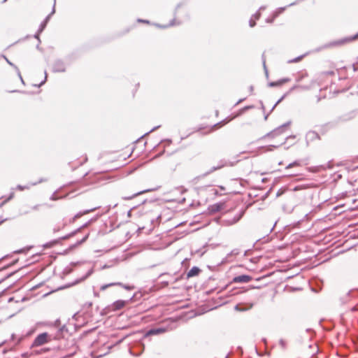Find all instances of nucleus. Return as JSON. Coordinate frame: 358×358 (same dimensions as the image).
<instances>
[{
	"label": "nucleus",
	"mask_w": 358,
	"mask_h": 358,
	"mask_svg": "<svg viewBox=\"0 0 358 358\" xmlns=\"http://www.w3.org/2000/svg\"><path fill=\"white\" fill-rule=\"evenodd\" d=\"M245 211L241 210L233 217H225L222 220V224L225 226H231L237 223L244 215Z\"/></svg>",
	"instance_id": "nucleus-4"
},
{
	"label": "nucleus",
	"mask_w": 358,
	"mask_h": 358,
	"mask_svg": "<svg viewBox=\"0 0 358 358\" xmlns=\"http://www.w3.org/2000/svg\"><path fill=\"white\" fill-rule=\"evenodd\" d=\"M302 58H303V56L299 57L293 59V62H299Z\"/></svg>",
	"instance_id": "nucleus-27"
},
{
	"label": "nucleus",
	"mask_w": 358,
	"mask_h": 358,
	"mask_svg": "<svg viewBox=\"0 0 358 358\" xmlns=\"http://www.w3.org/2000/svg\"><path fill=\"white\" fill-rule=\"evenodd\" d=\"M138 21H139V22H143L148 23V21H145V20H139Z\"/></svg>",
	"instance_id": "nucleus-33"
},
{
	"label": "nucleus",
	"mask_w": 358,
	"mask_h": 358,
	"mask_svg": "<svg viewBox=\"0 0 358 358\" xmlns=\"http://www.w3.org/2000/svg\"><path fill=\"white\" fill-rule=\"evenodd\" d=\"M358 39V33L352 36L345 37L341 39L335 40L329 42L325 46L326 48H334L344 45Z\"/></svg>",
	"instance_id": "nucleus-1"
},
{
	"label": "nucleus",
	"mask_w": 358,
	"mask_h": 358,
	"mask_svg": "<svg viewBox=\"0 0 358 358\" xmlns=\"http://www.w3.org/2000/svg\"><path fill=\"white\" fill-rule=\"evenodd\" d=\"M158 189H159V187H155V188H150V189H144V190L136 192V193L133 194L131 196L124 197V199L129 200V199H133V198H134V197H136V196H137L138 195H141L142 194L147 193V192H153V191H156Z\"/></svg>",
	"instance_id": "nucleus-12"
},
{
	"label": "nucleus",
	"mask_w": 358,
	"mask_h": 358,
	"mask_svg": "<svg viewBox=\"0 0 358 358\" xmlns=\"http://www.w3.org/2000/svg\"><path fill=\"white\" fill-rule=\"evenodd\" d=\"M165 331V329L164 328H155V329H151L150 330H149L145 336H150V335H157V334H162L163 332Z\"/></svg>",
	"instance_id": "nucleus-14"
},
{
	"label": "nucleus",
	"mask_w": 358,
	"mask_h": 358,
	"mask_svg": "<svg viewBox=\"0 0 358 358\" xmlns=\"http://www.w3.org/2000/svg\"><path fill=\"white\" fill-rule=\"evenodd\" d=\"M301 166V162L299 160H296V161H294V162L292 163H290L287 166H286V169H290V168H292L294 166Z\"/></svg>",
	"instance_id": "nucleus-19"
},
{
	"label": "nucleus",
	"mask_w": 358,
	"mask_h": 358,
	"mask_svg": "<svg viewBox=\"0 0 358 358\" xmlns=\"http://www.w3.org/2000/svg\"><path fill=\"white\" fill-rule=\"evenodd\" d=\"M279 345H280V347L282 348V349H285L286 348V342L285 340L283 339H280L279 341Z\"/></svg>",
	"instance_id": "nucleus-22"
},
{
	"label": "nucleus",
	"mask_w": 358,
	"mask_h": 358,
	"mask_svg": "<svg viewBox=\"0 0 358 358\" xmlns=\"http://www.w3.org/2000/svg\"><path fill=\"white\" fill-rule=\"evenodd\" d=\"M236 116H233L231 117H226L224 118L223 120L220 121V122H216V123H213L212 124L210 125V127H206L204 129L207 130L206 131L203 132V134H208L210 132H211L212 131H213L214 129H218V128H220L222 127V126L225 125L227 123H228L229 121H231V120H233Z\"/></svg>",
	"instance_id": "nucleus-5"
},
{
	"label": "nucleus",
	"mask_w": 358,
	"mask_h": 358,
	"mask_svg": "<svg viewBox=\"0 0 358 358\" xmlns=\"http://www.w3.org/2000/svg\"><path fill=\"white\" fill-rule=\"evenodd\" d=\"M292 122L287 121V122L282 124V125L279 126L278 127L275 128L271 132L268 133L265 137H272L274 138L278 135L282 134L285 133L291 125Z\"/></svg>",
	"instance_id": "nucleus-3"
},
{
	"label": "nucleus",
	"mask_w": 358,
	"mask_h": 358,
	"mask_svg": "<svg viewBox=\"0 0 358 358\" xmlns=\"http://www.w3.org/2000/svg\"><path fill=\"white\" fill-rule=\"evenodd\" d=\"M324 75L334 76V71L324 72Z\"/></svg>",
	"instance_id": "nucleus-28"
},
{
	"label": "nucleus",
	"mask_w": 358,
	"mask_h": 358,
	"mask_svg": "<svg viewBox=\"0 0 358 358\" xmlns=\"http://www.w3.org/2000/svg\"><path fill=\"white\" fill-rule=\"evenodd\" d=\"M59 242V240H54V241H52L49 243H47L44 245V247L45 248H52L53 247L54 245H55L56 244H57Z\"/></svg>",
	"instance_id": "nucleus-18"
},
{
	"label": "nucleus",
	"mask_w": 358,
	"mask_h": 358,
	"mask_svg": "<svg viewBox=\"0 0 358 358\" xmlns=\"http://www.w3.org/2000/svg\"><path fill=\"white\" fill-rule=\"evenodd\" d=\"M252 278L249 275H240L233 278V282L234 283H246L251 281Z\"/></svg>",
	"instance_id": "nucleus-8"
},
{
	"label": "nucleus",
	"mask_w": 358,
	"mask_h": 358,
	"mask_svg": "<svg viewBox=\"0 0 358 358\" xmlns=\"http://www.w3.org/2000/svg\"><path fill=\"white\" fill-rule=\"evenodd\" d=\"M88 238V234L87 235H85L79 242L78 243H83V242H85L87 238Z\"/></svg>",
	"instance_id": "nucleus-25"
},
{
	"label": "nucleus",
	"mask_w": 358,
	"mask_h": 358,
	"mask_svg": "<svg viewBox=\"0 0 358 358\" xmlns=\"http://www.w3.org/2000/svg\"><path fill=\"white\" fill-rule=\"evenodd\" d=\"M268 114H267V115L265 116V117H264V119H265V120H267V118H268Z\"/></svg>",
	"instance_id": "nucleus-35"
},
{
	"label": "nucleus",
	"mask_w": 358,
	"mask_h": 358,
	"mask_svg": "<svg viewBox=\"0 0 358 358\" xmlns=\"http://www.w3.org/2000/svg\"><path fill=\"white\" fill-rule=\"evenodd\" d=\"M96 208H92V209H90V210H85L83 212H79L76 215H74V217H73L72 219V221L74 222L76 220L80 218L81 216H83V215H85L87 213H89L90 212H92L94 211V210H96Z\"/></svg>",
	"instance_id": "nucleus-16"
},
{
	"label": "nucleus",
	"mask_w": 358,
	"mask_h": 358,
	"mask_svg": "<svg viewBox=\"0 0 358 358\" xmlns=\"http://www.w3.org/2000/svg\"><path fill=\"white\" fill-rule=\"evenodd\" d=\"M53 231H54V232H56V231H59V229H56V228H55V229H53Z\"/></svg>",
	"instance_id": "nucleus-34"
},
{
	"label": "nucleus",
	"mask_w": 358,
	"mask_h": 358,
	"mask_svg": "<svg viewBox=\"0 0 358 358\" xmlns=\"http://www.w3.org/2000/svg\"><path fill=\"white\" fill-rule=\"evenodd\" d=\"M201 270L197 266H193L187 273L188 278L196 276L199 274Z\"/></svg>",
	"instance_id": "nucleus-13"
},
{
	"label": "nucleus",
	"mask_w": 358,
	"mask_h": 358,
	"mask_svg": "<svg viewBox=\"0 0 358 358\" xmlns=\"http://www.w3.org/2000/svg\"><path fill=\"white\" fill-rule=\"evenodd\" d=\"M126 305V301L124 300H117L115 301L113 304L108 306L107 308L109 310L116 311L120 310L124 307Z\"/></svg>",
	"instance_id": "nucleus-7"
},
{
	"label": "nucleus",
	"mask_w": 358,
	"mask_h": 358,
	"mask_svg": "<svg viewBox=\"0 0 358 358\" xmlns=\"http://www.w3.org/2000/svg\"><path fill=\"white\" fill-rule=\"evenodd\" d=\"M75 234H76V231H73L68 235H66V236L60 238L59 240H66V239L69 238L70 237L73 236Z\"/></svg>",
	"instance_id": "nucleus-21"
},
{
	"label": "nucleus",
	"mask_w": 358,
	"mask_h": 358,
	"mask_svg": "<svg viewBox=\"0 0 358 358\" xmlns=\"http://www.w3.org/2000/svg\"><path fill=\"white\" fill-rule=\"evenodd\" d=\"M319 134L313 131H308L306 135V140L307 144H309L310 142L314 141L316 139H319Z\"/></svg>",
	"instance_id": "nucleus-9"
},
{
	"label": "nucleus",
	"mask_w": 358,
	"mask_h": 358,
	"mask_svg": "<svg viewBox=\"0 0 358 358\" xmlns=\"http://www.w3.org/2000/svg\"><path fill=\"white\" fill-rule=\"evenodd\" d=\"M139 345L141 347V351L139 353L134 354V353H133V352H132V350H131V349H129V352H130L131 355H135V356H138V355H140L142 353V352H143V349H144V345H143V344H142V343L139 344Z\"/></svg>",
	"instance_id": "nucleus-20"
},
{
	"label": "nucleus",
	"mask_w": 358,
	"mask_h": 358,
	"mask_svg": "<svg viewBox=\"0 0 358 358\" xmlns=\"http://www.w3.org/2000/svg\"><path fill=\"white\" fill-rule=\"evenodd\" d=\"M117 286H121V287H124L127 290H131V289H134L133 286L123 285L121 282H111V283L105 284V285H101V287H100V289L101 291H104V290H106L107 288H108L110 287L117 286Z\"/></svg>",
	"instance_id": "nucleus-6"
},
{
	"label": "nucleus",
	"mask_w": 358,
	"mask_h": 358,
	"mask_svg": "<svg viewBox=\"0 0 358 358\" xmlns=\"http://www.w3.org/2000/svg\"><path fill=\"white\" fill-rule=\"evenodd\" d=\"M50 199L52 201H55L59 199V197L57 196V192H54L50 196Z\"/></svg>",
	"instance_id": "nucleus-23"
},
{
	"label": "nucleus",
	"mask_w": 358,
	"mask_h": 358,
	"mask_svg": "<svg viewBox=\"0 0 358 358\" xmlns=\"http://www.w3.org/2000/svg\"><path fill=\"white\" fill-rule=\"evenodd\" d=\"M14 196V193L12 192L10 193L9 197L8 198L7 201H9L10 199H11Z\"/></svg>",
	"instance_id": "nucleus-30"
},
{
	"label": "nucleus",
	"mask_w": 358,
	"mask_h": 358,
	"mask_svg": "<svg viewBox=\"0 0 358 358\" xmlns=\"http://www.w3.org/2000/svg\"><path fill=\"white\" fill-rule=\"evenodd\" d=\"M52 341V336L45 332L38 334L33 341L32 347L41 346L45 343H48Z\"/></svg>",
	"instance_id": "nucleus-2"
},
{
	"label": "nucleus",
	"mask_w": 358,
	"mask_h": 358,
	"mask_svg": "<svg viewBox=\"0 0 358 358\" xmlns=\"http://www.w3.org/2000/svg\"><path fill=\"white\" fill-rule=\"evenodd\" d=\"M302 188H303V186H296V187H294V190L296 191V190H299V189H301Z\"/></svg>",
	"instance_id": "nucleus-29"
},
{
	"label": "nucleus",
	"mask_w": 358,
	"mask_h": 358,
	"mask_svg": "<svg viewBox=\"0 0 358 358\" xmlns=\"http://www.w3.org/2000/svg\"><path fill=\"white\" fill-rule=\"evenodd\" d=\"M45 180H46L45 179L41 178L38 182H31L27 185H17L16 187V189L20 190V191H24L25 189H29L31 186H35L37 184L44 182Z\"/></svg>",
	"instance_id": "nucleus-10"
},
{
	"label": "nucleus",
	"mask_w": 358,
	"mask_h": 358,
	"mask_svg": "<svg viewBox=\"0 0 358 358\" xmlns=\"http://www.w3.org/2000/svg\"><path fill=\"white\" fill-rule=\"evenodd\" d=\"M320 168L323 170H324L326 169V166L325 165H322L320 166Z\"/></svg>",
	"instance_id": "nucleus-32"
},
{
	"label": "nucleus",
	"mask_w": 358,
	"mask_h": 358,
	"mask_svg": "<svg viewBox=\"0 0 358 358\" xmlns=\"http://www.w3.org/2000/svg\"><path fill=\"white\" fill-rule=\"evenodd\" d=\"M59 323H60V321H59V320H57L55 322V326H59Z\"/></svg>",
	"instance_id": "nucleus-31"
},
{
	"label": "nucleus",
	"mask_w": 358,
	"mask_h": 358,
	"mask_svg": "<svg viewBox=\"0 0 358 358\" xmlns=\"http://www.w3.org/2000/svg\"><path fill=\"white\" fill-rule=\"evenodd\" d=\"M93 273V268H90L87 271V272L84 275H83L81 278H78L76 282H74L73 283L71 284V285H74L77 283H79L83 280H85V279H87L89 276H90L92 275V273Z\"/></svg>",
	"instance_id": "nucleus-15"
},
{
	"label": "nucleus",
	"mask_w": 358,
	"mask_h": 358,
	"mask_svg": "<svg viewBox=\"0 0 358 358\" xmlns=\"http://www.w3.org/2000/svg\"><path fill=\"white\" fill-rule=\"evenodd\" d=\"M227 163L225 160H221L219 162V164L217 166L212 167L209 171H207L206 173H203L202 175V177H205V176H208V174L213 173V171H215L217 170L222 169V167L227 166Z\"/></svg>",
	"instance_id": "nucleus-11"
},
{
	"label": "nucleus",
	"mask_w": 358,
	"mask_h": 358,
	"mask_svg": "<svg viewBox=\"0 0 358 358\" xmlns=\"http://www.w3.org/2000/svg\"><path fill=\"white\" fill-rule=\"evenodd\" d=\"M160 127H161V125L159 124V125H157V126H156V127H153V128H152V129L149 132H148L146 134H149V133H150V132L154 131L155 130H156V129H159Z\"/></svg>",
	"instance_id": "nucleus-26"
},
{
	"label": "nucleus",
	"mask_w": 358,
	"mask_h": 358,
	"mask_svg": "<svg viewBox=\"0 0 358 358\" xmlns=\"http://www.w3.org/2000/svg\"><path fill=\"white\" fill-rule=\"evenodd\" d=\"M296 138V136L295 135H291V136H289L287 137H286L283 141H282L280 143H279L278 145H271V147L273 148H278L279 146H280L281 145H283L285 143H286L287 141H289V140H294Z\"/></svg>",
	"instance_id": "nucleus-17"
},
{
	"label": "nucleus",
	"mask_w": 358,
	"mask_h": 358,
	"mask_svg": "<svg viewBox=\"0 0 358 358\" xmlns=\"http://www.w3.org/2000/svg\"><path fill=\"white\" fill-rule=\"evenodd\" d=\"M284 83H285V81L280 80V81H278V82H276V83H271V86L280 85H282Z\"/></svg>",
	"instance_id": "nucleus-24"
}]
</instances>
